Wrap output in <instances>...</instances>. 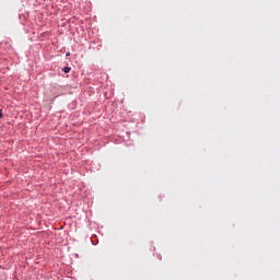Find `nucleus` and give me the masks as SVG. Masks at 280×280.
I'll list each match as a JSON object with an SVG mask.
<instances>
[{"label": "nucleus", "mask_w": 280, "mask_h": 280, "mask_svg": "<svg viewBox=\"0 0 280 280\" xmlns=\"http://www.w3.org/2000/svg\"><path fill=\"white\" fill-rule=\"evenodd\" d=\"M63 71H65V73H69V71H71V68L66 67V68H63Z\"/></svg>", "instance_id": "1"}, {"label": "nucleus", "mask_w": 280, "mask_h": 280, "mask_svg": "<svg viewBox=\"0 0 280 280\" xmlns=\"http://www.w3.org/2000/svg\"><path fill=\"white\" fill-rule=\"evenodd\" d=\"M66 56H67V57L71 56V52H67Z\"/></svg>", "instance_id": "2"}, {"label": "nucleus", "mask_w": 280, "mask_h": 280, "mask_svg": "<svg viewBox=\"0 0 280 280\" xmlns=\"http://www.w3.org/2000/svg\"><path fill=\"white\" fill-rule=\"evenodd\" d=\"M1 117H3V114H1V112H0V119H1Z\"/></svg>", "instance_id": "3"}]
</instances>
